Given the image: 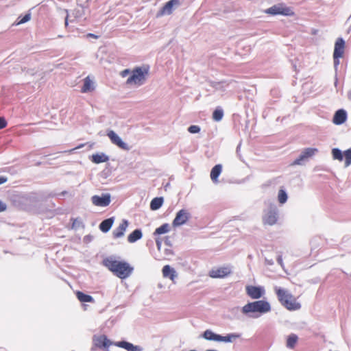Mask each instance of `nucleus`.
I'll list each match as a JSON object with an SVG mask.
<instances>
[{"label": "nucleus", "mask_w": 351, "mask_h": 351, "mask_svg": "<svg viewBox=\"0 0 351 351\" xmlns=\"http://www.w3.org/2000/svg\"><path fill=\"white\" fill-rule=\"evenodd\" d=\"M104 265L117 277L124 279L128 278L132 272V267L128 263L109 257L104 260Z\"/></svg>", "instance_id": "1"}, {"label": "nucleus", "mask_w": 351, "mask_h": 351, "mask_svg": "<svg viewBox=\"0 0 351 351\" xmlns=\"http://www.w3.org/2000/svg\"><path fill=\"white\" fill-rule=\"evenodd\" d=\"M271 309L269 302L262 300L248 302L243 306L241 312L250 317L258 318L261 315L269 313Z\"/></svg>", "instance_id": "2"}, {"label": "nucleus", "mask_w": 351, "mask_h": 351, "mask_svg": "<svg viewBox=\"0 0 351 351\" xmlns=\"http://www.w3.org/2000/svg\"><path fill=\"white\" fill-rule=\"evenodd\" d=\"M274 291L281 304L289 311H297L301 308L300 304L288 290L275 287Z\"/></svg>", "instance_id": "3"}, {"label": "nucleus", "mask_w": 351, "mask_h": 351, "mask_svg": "<svg viewBox=\"0 0 351 351\" xmlns=\"http://www.w3.org/2000/svg\"><path fill=\"white\" fill-rule=\"evenodd\" d=\"M280 211L276 204L269 202L263 210L261 221L265 226H274L278 223Z\"/></svg>", "instance_id": "4"}, {"label": "nucleus", "mask_w": 351, "mask_h": 351, "mask_svg": "<svg viewBox=\"0 0 351 351\" xmlns=\"http://www.w3.org/2000/svg\"><path fill=\"white\" fill-rule=\"evenodd\" d=\"M149 66L143 65L132 69V75L128 77L126 84L130 86L139 87L144 84L149 76Z\"/></svg>", "instance_id": "5"}, {"label": "nucleus", "mask_w": 351, "mask_h": 351, "mask_svg": "<svg viewBox=\"0 0 351 351\" xmlns=\"http://www.w3.org/2000/svg\"><path fill=\"white\" fill-rule=\"evenodd\" d=\"M202 337L208 341H215V342H224V343H232L237 339L239 337V335L235 333L228 334L226 336H222L221 335L215 333L211 330H206Z\"/></svg>", "instance_id": "6"}, {"label": "nucleus", "mask_w": 351, "mask_h": 351, "mask_svg": "<svg viewBox=\"0 0 351 351\" xmlns=\"http://www.w3.org/2000/svg\"><path fill=\"white\" fill-rule=\"evenodd\" d=\"M264 13L270 15H282L291 16L294 15L293 9L284 3H278L264 10Z\"/></svg>", "instance_id": "7"}, {"label": "nucleus", "mask_w": 351, "mask_h": 351, "mask_svg": "<svg viewBox=\"0 0 351 351\" xmlns=\"http://www.w3.org/2000/svg\"><path fill=\"white\" fill-rule=\"evenodd\" d=\"M332 156L333 160H337L342 161L343 157L345 158L344 166L348 167L351 165V147L344 152H342L338 148H333L331 151Z\"/></svg>", "instance_id": "8"}, {"label": "nucleus", "mask_w": 351, "mask_h": 351, "mask_svg": "<svg viewBox=\"0 0 351 351\" xmlns=\"http://www.w3.org/2000/svg\"><path fill=\"white\" fill-rule=\"evenodd\" d=\"M181 5L180 0H170L157 12L156 17L170 15L173 12Z\"/></svg>", "instance_id": "9"}, {"label": "nucleus", "mask_w": 351, "mask_h": 351, "mask_svg": "<svg viewBox=\"0 0 351 351\" xmlns=\"http://www.w3.org/2000/svg\"><path fill=\"white\" fill-rule=\"evenodd\" d=\"M245 291L252 300H258L265 295V289L261 286L247 285Z\"/></svg>", "instance_id": "10"}, {"label": "nucleus", "mask_w": 351, "mask_h": 351, "mask_svg": "<svg viewBox=\"0 0 351 351\" xmlns=\"http://www.w3.org/2000/svg\"><path fill=\"white\" fill-rule=\"evenodd\" d=\"M91 202L96 206L106 207L111 202V195L110 193H102L101 195H93L91 197Z\"/></svg>", "instance_id": "11"}, {"label": "nucleus", "mask_w": 351, "mask_h": 351, "mask_svg": "<svg viewBox=\"0 0 351 351\" xmlns=\"http://www.w3.org/2000/svg\"><path fill=\"white\" fill-rule=\"evenodd\" d=\"M317 152L318 149L316 148H306L302 152L300 156L297 159H295L291 165H302L303 164V162L307 160L309 158L313 157Z\"/></svg>", "instance_id": "12"}, {"label": "nucleus", "mask_w": 351, "mask_h": 351, "mask_svg": "<svg viewBox=\"0 0 351 351\" xmlns=\"http://www.w3.org/2000/svg\"><path fill=\"white\" fill-rule=\"evenodd\" d=\"M190 213L186 209L179 210L172 222L173 227H178L185 224L190 218Z\"/></svg>", "instance_id": "13"}, {"label": "nucleus", "mask_w": 351, "mask_h": 351, "mask_svg": "<svg viewBox=\"0 0 351 351\" xmlns=\"http://www.w3.org/2000/svg\"><path fill=\"white\" fill-rule=\"evenodd\" d=\"M231 272L232 269L229 266L215 267L209 271V276L213 278H222L230 274Z\"/></svg>", "instance_id": "14"}, {"label": "nucleus", "mask_w": 351, "mask_h": 351, "mask_svg": "<svg viewBox=\"0 0 351 351\" xmlns=\"http://www.w3.org/2000/svg\"><path fill=\"white\" fill-rule=\"evenodd\" d=\"M107 136L110 138L111 143L119 148L123 150H129L130 149V146L113 130H109L107 132Z\"/></svg>", "instance_id": "15"}, {"label": "nucleus", "mask_w": 351, "mask_h": 351, "mask_svg": "<svg viewBox=\"0 0 351 351\" xmlns=\"http://www.w3.org/2000/svg\"><path fill=\"white\" fill-rule=\"evenodd\" d=\"M93 343L95 346L106 350H108L110 346L114 345V343L108 339L105 335L95 336Z\"/></svg>", "instance_id": "16"}, {"label": "nucleus", "mask_w": 351, "mask_h": 351, "mask_svg": "<svg viewBox=\"0 0 351 351\" xmlns=\"http://www.w3.org/2000/svg\"><path fill=\"white\" fill-rule=\"evenodd\" d=\"M95 89V82L93 77L87 76L83 80V86L81 88V92L83 93H88L94 91Z\"/></svg>", "instance_id": "17"}, {"label": "nucleus", "mask_w": 351, "mask_h": 351, "mask_svg": "<svg viewBox=\"0 0 351 351\" xmlns=\"http://www.w3.org/2000/svg\"><path fill=\"white\" fill-rule=\"evenodd\" d=\"M345 51V41L343 38H339L335 43L333 56L343 57Z\"/></svg>", "instance_id": "18"}, {"label": "nucleus", "mask_w": 351, "mask_h": 351, "mask_svg": "<svg viewBox=\"0 0 351 351\" xmlns=\"http://www.w3.org/2000/svg\"><path fill=\"white\" fill-rule=\"evenodd\" d=\"M162 276L164 278H169L172 282H175V279L177 278L178 274L176 271L170 265H165L162 269Z\"/></svg>", "instance_id": "19"}, {"label": "nucleus", "mask_w": 351, "mask_h": 351, "mask_svg": "<svg viewBox=\"0 0 351 351\" xmlns=\"http://www.w3.org/2000/svg\"><path fill=\"white\" fill-rule=\"evenodd\" d=\"M114 345L126 350L127 351H143V348L139 346H134L132 343L121 341L114 343Z\"/></svg>", "instance_id": "20"}, {"label": "nucleus", "mask_w": 351, "mask_h": 351, "mask_svg": "<svg viewBox=\"0 0 351 351\" xmlns=\"http://www.w3.org/2000/svg\"><path fill=\"white\" fill-rule=\"evenodd\" d=\"M347 119V113L343 109L338 110L333 117L332 122L335 125L343 124Z\"/></svg>", "instance_id": "21"}, {"label": "nucleus", "mask_w": 351, "mask_h": 351, "mask_svg": "<svg viewBox=\"0 0 351 351\" xmlns=\"http://www.w3.org/2000/svg\"><path fill=\"white\" fill-rule=\"evenodd\" d=\"M128 226V221L123 219L119 226L113 231V236L115 238H119L124 235V233Z\"/></svg>", "instance_id": "22"}, {"label": "nucleus", "mask_w": 351, "mask_h": 351, "mask_svg": "<svg viewBox=\"0 0 351 351\" xmlns=\"http://www.w3.org/2000/svg\"><path fill=\"white\" fill-rule=\"evenodd\" d=\"M222 171V165L219 164L216 165L213 167L210 171V179L214 184H218L219 180L218 178L221 173Z\"/></svg>", "instance_id": "23"}, {"label": "nucleus", "mask_w": 351, "mask_h": 351, "mask_svg": "<svg viewBox=\"0 0 351 351\" xmlns=\"http://www.w3.org/2000/svg\"><path fill=\"white\" fill-rule=\"evenodd\" d=\"M108 160L109 157L104 153H97L93 154L90 158V160L95 164L106 162Z\"/></svg>", "instance_id": "24"}, {"label": "nucleus", "mask_w": 351, "mask_h": 351, "mask_svg": "<svg viewBox=\"0 0 351 351\" xmlns=\"http://www.w3.org/2000/svg\"><path fill=\"white\" fill-rule=\"evenodd\" d=\"M114 223V218L110 217L107 219L104 220L100 224H99V228L103 232H108L111 227L112 226Z\"/></svg>", "instance_id": "25"}, {"label": "nucleus", "mask_w": 351, "mask_h": 351, "mask_svg": "<svg viewBox=\"0 0 351 351\" xmlns=\"http://www.w3.org/2000/svg\"><path fill=\"white\" fill-rule=\"evenodd\" d=\"M288 199V195L287 192L283 189H280L278 192L277 200L281 205L285 204Z\"/></svg>", "instance_id": "26"}, {"label": "nucleus", "mask_w": 351, "mask_h": 351, "mask_svg": "<svg viewBox=\"0 0 351 351\" xmlns=\"http://www.w3.org/2000/svg\"><path fill=\"white\" fill-rule=\"evenodd\" d=\"M142 237V232L140 230H135L131 234H129L128 237V241L130 243H134L137 240L140 239Z\"/></svg>", "instance_id": "27"}, {"label": "nucleus", "mask_w": 351, "mask_h": 351, "mask_svg": "<svg viewBox=\"0 0 351 351\" xmlns=\"http://www.w3.org/2000/svg\"><path fill=\"white\" fill-rule=\"evenodd\" d=\"M76 295L77 299L82 302H93L94 299L92 296L89 295L84 294L81 291H77L76 293Z\"/></svg>", "instance_id": "28"}, {"label": "nucleus", "mask_w": 351, "mask_h": 351, "mask_svg": "<svg viewBox=\"0 0 351 351\" xmlns=\"http://www.w3.org/2000/svg\"><path fill=\"white\" fill-rule=\"evenodd\" d=\"M163 203L162 197H155L150 203V208L152 210H156L160 208Z\"/></svg>", "instance_id": "29"}, {"label": "nucleus", "mask_w": 351, "mask_h": 351, "mask_svg": "<svg viewBox=\"0 0 351 351\" xmlns=\"http://www.w3.org/2000/svg\"><path fill=\"white\" fill-rule=\"evenodd\" d=\"M298 336L295 334H291L287 339L286 346L289 348H293L298 341Z\"/></svg>", "instance_id": "30"}, {"label": "nucleus", "mask_w": 351, "mask_h": 351, "mask_svg": "<svg viewBox=\"0 0 351 351\" xmlns=\"http://www.w3.org/2000/svg\"><path fill=\"white\" fill-rule=\"evenodd\" d=\"M170 230V226L168 223H164L161 226L156 229L154 234H163L169 232Z\"/></svg>", "instance_id": "31"}, {"label": "nucleus", "mask_w": 351, "mask_h": 351, "mask_svg": "<svg viewBox=\"0 0 351 351\" xmlns=\"http://www.w3.org/2000/svg\"><path fill=\"white\" fill-rule=\"evenodd\" d=\"M228 86V84L221 82H215L213 84V88L219 92H224L226 90Z\"/></svg>", "instance_id": "32"}, {"label": "nucleus", "mask_w": 351, "mask_h": 351, "mask_svg": "<svg viewBox=\"0 0 351 351\" xmlns=\"http://www.w3.org/2000/svg\"><path fill=\"white\" fill-rule=\"evenodd\" d=\"M84 15V9L82 6H78L72 12V16L75 19H79Z\"/></svg>", "instance_id": "33"}, {"label": "nucleus", "mask_w": 351, "mask_h": 351, "mask_svg": "<svg viewBox=\"0 0 351 351\" xmlns=\"http://www.w3.org/2000/svg\"><path fill=\"white\" fill-rule=\"evenodd\" d=\"M223 117V111L222 109L217 108L213 114V119L215 121H220Z\"/></svg>", "instance_id": "34"}, {"label": "nucleus", "mask_w": 351, "mask_h": 351, "mask_svg": "<svg viewBox=\"0 0 351 351\" xmlns=\"http://www.w3.org/2000/svg\"><path fill=\"white\" fill-rule=\"evenodd\" d=\"M188 131L191 134H196L198 133L200 131V128L197 125H191L188 128Z\"/></svg>", "instance_id": "35"}, {"label": "nucleus", "mask_w": 351, "mask_h": 351, "mask_svg": "<svg viewBox=\"0 0 351 351\" xmlns=\"http://www.w3.org/2000/svg\"><path fill=\"white\" fill-rule=\"evenodd\" d=\"M30 19H31V14H27L17 23V25H21V24L25 23L27 21H29L30 20Z\"/></svg>", "instance_id": "36"}, {"label": "nucleus", "mask_w": 351, "mask_h": 351, "mask_svg": "<svg viewBox=\"0 0 351 351\" xmlns=\"http://www.w3.org/2000/svg\"><path fill=\"white\" fill-rule=\"evenodd\" d=\"M120 75L122 77L130 76L132 75V69H125L121 72Z\"/></svg>", "instance_id": "37"}, {"label": "nucleus", "mask_w": 351, "mask_h": 351, "mask_svg": "<svg viewBox=\"0 0 351 351\" xmlns=\"http://www.w3.org/2000/svg\"><path fill=\"white\" fill-rule=\"evenodd\" d=\"M341 57H336V56H333V59H334V68H335V70L337 71V68H338V66L340 63V61H339V58Z\"/></svg>", "instance_id": "38"}, {"label": "nucleus", "mask_w": 351, "mask_h": 351, "mask_svg": "<svg viewBox=\"0 0 351 351\" xmlns=\"http://www.w3.org/2000/svg\"><path fill=\"white\" fill-rule=\"evenodd\" d=\"M63 13L65 14V25H68L69 19L71 17V15L68 13L67 10H63Z\"/></svg>", "instance_id": "39"}, {"label": "nucleus", "mask_w": 351, "mask_h": 351, "mask_svg": "<svg viewBox=\"0 0 351 351\" xmlns=\"http://www.w3.org/2000/svg\"><path fill=\"white\" fill-rule=\"evenodd\" d=\"M7 125V121L3 117H0V129L4 128Z\"/></svg>", "instance_id": "40"}, {"label": "nucleus", "mask_w": 351, "mask_h": 351, "mask_svg": "<svg viewBox=\"0 0 351 351\" xmlns=\"http://www.w3.org/2000/svg\"><path fill=\"white\" fill-rule=\"evenodd\" d=\"M7 209L6 204L0 200V213L3 212Z\"/></svg>", "instance_id": "41"}, {"label": "nucleus", "mask_w": 351, "mask_h": 351, "mask_svg": "<svg viewBox=\"0 0 351 351\" xmlns=\"http://www.w3.org/2000/svg\"><path fill=\"white\" fill-rule=\"evenodd\" d=\"M8 181V178L5 176H0V184H2Z\"/></svg>", "instance_id": "42"}, {"label": "nucleus", "mask_w": 351, "mask_h": 351, "mask_svg": "<svg viewBox=\"0 0 351 351\" xmlns=\"http://www.w3.org/2000/svg\"><path fill=\"white\" fill-rule=\"evenodd\" d=\"M277 262L282 267H283V262L282 258L281 256H278L277 258Z\"/></svg>", "instance_id": "43"}, {"label": "nucleus", "mask_w": 351, "mask_h": 351, "mask_svg": "<svg viewBox=\"0 0 351 351\" xmlns=\"http://www.w3.org/2000/svg\"><path fill=\"white\" fill-rule=\"evenodd\" d=\"M156 246L158 250H160L161 247V241L159 239H156Z\"/></svg>", "instance_id": "44"}, {"label": "nucleus", "mask_w": 351, "mask_h": 351, "mask_svg": "<svg viewBox=\"0 0 351 351\" xmlns=\"http://www.w3.org/2000/svg\"><path fill=\"white\" fill-rule=\"evenodd\" d=\"M87 36H88V37H93V38H97V36H95V35H94V34H88L87 35Z\"/></svg>", "instance_id": "45"}, {"label": "nucleus", "mask_w": 351, "mask_h": 351, "mask_svg": "<svg viewBox=\"0 0 351 351\" xmlns=\"http://www.w3.org/2000/svg\"><path fill=\"white\" fill-rule=\"evenodd\" d=\"M29 73V74L32 75L33 74V71L31 70V71H28L27 72V73Z\"/></svg>", "instance_id": "46"}, {"label": "nucleus", "mask_w": 351, "mask_h": 351, "mask_svg": "<svg viewBox=\"0 0 351 351\" xmlns=\"http://www.w3.org/2000/svg\"><path fill=\"white\" fill-rule=\"evenodd\" d=\"M268 264H269V265H272V264H273V262H272V261H268Z\"/></svg>", "instance_id": "47"}, {"label": "nucleus", "mask_w": 351, "mask_h": 351, "mask_svg": "<svg viewBox=\"0 0 351 351\" xmlns=\"http://www.w3.org/2000/svg\"><path fill=\"white\" fill-rule=\"evenodd\" d=\"M337 80L336 79L335 82V86L337 85Z\"/></svg>", "instance_id": "48"}]
</instances>
